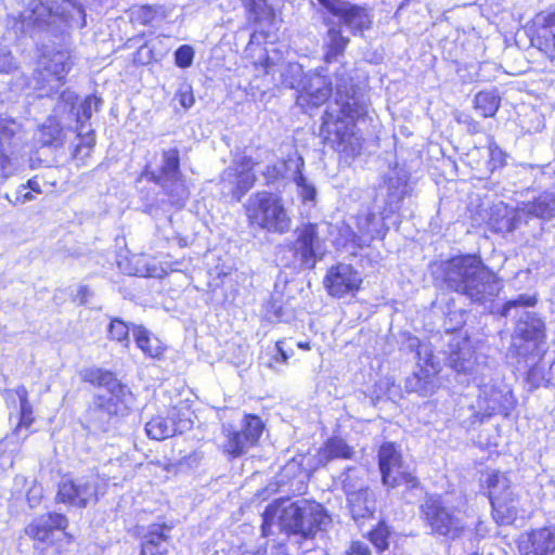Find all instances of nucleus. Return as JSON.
Here are the masks:
<instances>
[{"instance_id":"f257e3e1","label":"nucleus","mask_w":555,"mask_h":555,"mask_svg":"<svg viewBox=\"0 0 555 555\" xmlns=\"http://www.w3.org/2000/svg\"><path fill=\"white\" fill-rule=\"evenodd\" d=\"M335 96L338 108L325 111L321 133L337 151L357 154L361 150V138L354 133L351 120L366 113V102L344 66L335 73Z\"/></svg>"},{"instance_id":"f03ea898","label":"nucleus","mask_w":555,"mask_h":555,"mask_svg":"<svg viewBox=\"0 0 555 555\" xmlns=\"http://www.w3.org/2000/svg\"><path fill=\"white\" fill-rule=\"evenodd\" d=\"M263 535L276 531L287 535L313 539L317 533L325 531L332 519L324 507L317 502L299 500L294 503L275 501L269 504L262 514Z\"/></svg>"},{"instance_id":"7ed1b4c3","label":"nucleus","mask_w":555,"mask_h":555,"mask_svg":"<svg viewBox=\"0 0 555 555\" xmlns=\"http://www.w3.org/2000/svg\"><path fill=\"white\" fill-rule=\"evenodd\" d=\"M443 272L447 286L473 302L491 301L502 289L498 275L477 255L450 259L444 263Z\"/></svg>"},{"instance_id":"20e7f679","label":"nucleus","mask_w":555,"mask_h":555,"mask_svg":"<svg viewBox=\"0 0 555 555\" xmlns=\"http://www.w3.org/2000/svg\"><path fill=\"white\" fill-rule=\"evenodd\" d=\"M248 223L251 228L272 234L283 235L292 228V218L283 199L270 192H257L245 204Z\"/></svg>"},{"instance_id":"39448f33","label":"nucleus","mask_w":555,"mask_h":555,"mask_svg":"<svg viewBox=\"0 0 555 555\" xmlns=\"http://www.w3.org/2000/svg\"><path fill=\"white\" fill-rule=\"evenodd\" d=\"M421 517L430 534L455 541L465 535L467 524L462 512L448 506L440 495H427L420 506Z\"/></svg>"},{"instance_id":"423d86ee","label":"nucleus","mask_w":555,"mask_h":555,"mask_svg":"<svg viewBox=\"0 0 555 555\" xmlns=\"http://www.w3.org/2000/svg\"><path fill=\"white\" fill-rule=\"evenodd\" d=\"M492 214L503 215L499 229L506 231H513L521 222L527 223L530 218L551 220L555 218V192L545 191L532 201L521 202L511 212L512 216H507L508 208L501 202L492 207Z\"/></svg>"},{"instance_id":"0eeeda50","label":"nucleus","mask_w":555,"mask_h":555,"mask_svg":"<svg viewBox=\"0 0 555 555\" xmlns=\"http://www.w3.org/2000/svg\"><path fill=\"white\" fill-rule=\"evenodd\" d=\"M492 514L500 525H511L520 511L519 496L507 476L500 472L491 473L487 478Z\"/></svg>"},{"instance_id":"6e6552de","label":"nucleus","mask_w":555,"mask_h":555,"mask_svg":"<svg viewBox=\"0 0 555 555\" xmlns=\"http://www.w3.org/2000/svg\"><path fill=\"white\" fill-rule=\"evenodd\" d=\"M145 177L159 184L170 197L172 205L183 206L189 197V192L181 180L179 150L173 147L163 152L159 171H144Z\"/></svg>"},{"instance_id":"1a4fd4ad","label":"nucleus","mask_w":555,"mask_h":555,"mask_svg":"<svg viewBox=\"0 0 555 555\" xmlns=\"http://www.w3.org/2000/svg\"><path fill=\"white\" fill-rule=\"evenodd\" d=\"M545 337V322L533 312H525L516 323L512 348L519 357L534 360L541 352Z\"/></svg>"},{"instance_id":"9d476101","label":"nucleus","mask_w":555,"mask_h":555,"mask_svg":"<svg viewBox=\"0 0 555 555\" xmlns=\"http://www.w3.org/2000/svg\"><path fill=\"white\" fill-rule=\"evenodd\" d=\"M295 240L288 245L293 253L295 266L301 269H313L323 255V238L320 236L319 224L307 222L294 231Z\"/></svg>"},{"instance_id":"9b49d317","label":"nucleus","mask_w":555,"mask_h":555,"mask_svg":"<svg viewBox=\"0 0 555 555\" xmlns=\"http://www.w3.org/2000/svg\"><path fill=\"white\" fill-rule=\"evenodd\" d=\"M104 490L98 475L83 476L77 479H65L59 486L57 500L64 504L85 508L99 500Z\"/></svg>"},{"instance_id":"f8f14e48","label":"nucleus","mask_w":555,"mask_h":555,"mask_svg":"<svg viewBox=\"0 0 555 555\" xmlns=\"http://www.w3.org/2000/svg\"><path fill=\"white\" fill-rule=\"evenodd\" d=\"M264 425L259 416L246 415L240 429L232 427L224 428L227 440L223 443V451L233 457H238L246 453L259 441Z\"/></svg>"},{"instance_id":"ddd939ff","label":"nucleus","mask_w":555,"mask_h":555,"mask_svg":"<svg viewBox=\"0 0 555 555\" xmlns=\"http://www.w3.org/2000/svg\"><path fill=\"white\" fill-rule=\"evenodd\" d=\"M69 68V56L65 51H53L42 55L37 76L41 89H47V94L57 92L64 85Z\"/></svg>"},{"instance_id":"4468645a","label":"nucleus","mask_w":555,"mask_h":555,"mask_svg":"<svg viewBox=\"0 0 555 555\" xmlns=\"http://www.w3.org/2000/svg\"><path fill=\"white\" fill-rule=\"evenodd\" d=\"M333 92V82L323 73V68L307 73L306 80L297 94L296 104L302 109L319 107Z\"/></svg>"},{"instance_id":"2eb2a0df","label":"nucleus","mask_w":555,"mask_h":555,"mask_svg":"<svg viewBox=\"0 0 555 555\" xmlns=\"http://www.w3.org/2000/svg\"><path fill=\"white\" fill-rule=\"evenodd\" d=\"M256 163L249 156L243 155L235 158L221 176L222 183L229 186V192L236 201L254 186L256 176L253 172Z\"/></svg>"},{"instance_id":"dca6fc26","label":"nucleus","mask_w":555,"mask_h":555,"mask_svg":"<svg viewBox=\"0 0 555 555\" xmlns=\"http://www.w3.org/2000/svg\"><path fill=\"white\" fill-rule=\"evenodd\" d=\"M133 403V396L127 402H121L120 393L98 395L94 397L93 404L89 409V421L98 429L106 431L109 428L111 421L118 414L127 412Z\"/></svg>"},{"instance_id":"f3484780","label":"nucleus","mask_w":555,"mask_h":555,"mask_svg":"<svg viewBox=\"0 0 555 555\" xmlns=\"http://www.w3.org/2000/svg\"><path fill=\"white\" fill-rule=\"evenodd\" d=\"M362 283L361 274L351 264L338 263L332 267L324 279L330 295L341 298L358 291Z\"/></svg>"},{"instance_id":"a211bd4d","label":"nucleus","mask_w":555,"mask_h":555,"mask_svg":"<svg viewBox=\"0 0 555 555\" xmlns=\"http://www.w3.org/2000/svg\"><path fill=\"white\" fill-rule=\"evenodd\" d=\"M59 12L44 3L42 0H30L18 15L17 25L24 33L41 30L47 25L54 22Z\"/></svg>"},{"instance_id":"6ab92c4d","label":"nucleus","mask_w":555,"mask_h":555,"mask_svg":"<svg viewBox=\"0 0 555 555\" xmlns=\"http://www.w3.org/2000/svg\"><path fill=\"white\" fill-rule=\"evenodd\" d=\"M68 519L60 513H49L34 519L26 528L28 537L40 542H51L55 530H65Z\"/></svg>"},{"instance_id":"aec40b11","label":"nucleus","mask_w":555,"mask_h":555,"mask_svg":"<svg viewBox=\"0 0 555 555\" xmlns=\"http://www.w3.org/2000/svg\"><path fill=\"white\" fill-rule=\"evenodd\" d=\"M178 414V411L172 409L170 411V416L167 418L163 416L153 417L145 425L146 435L154 440H164L177 433H182L189 429L191 427V422L182 418L176 421Z\"/></svg>"},{"instance_id":"412c9836","label":"nucleus","mask_w":555,"mask_h":555,"mask_svg":"<svg viewBox=\"0 0 555 555\" xmlns=\"http://www.w3.org/2000/svg\"><path fill=\"white\" fill-rule=\"evenodd\" d=\"M77 99L78 96L75 92L70 90H64L60 95L57 111L68 113L76 119L77 122L83 124L91 118L93 111H99L101 100L93 95H89L85 99L79 107H76Z\"/></svg>"},{"instance_id":"4be33fe9","label":"nucleus","mask_w":555,"mask_h":555,"mask_svg":"<svg viewBox=\"0 0 555 555\" xmlns=\"http://www.w3.org/2000/svg\"><path fill=\"white\" fill-rule=\"evenodd\" d=\"M524 555H551L555 552V526L532 530L520 543Z\"/></svg>"},{"instance_id":"5701e85b","label":"nucleus","mask_w":555,"mask_h":555,"mask_svg":"<svg viewBox=\"0 0 555 555\" xmlns=\"http://www.w3.org/2000/svg\"><path fill=\"white\" fill-rule=\"evenodd\" d=\"M331 13L338 16L352 31L367 29L371 18L367 12L358 5L341 0L331 2Z\"/></svg>"},{"instance_id":"b1692460","label":"nucleus","mask_w":555,"mask_h":555,"mask_svg":"<svg viewBox=\"0 0 555 555\" xmlns=\"http://www.w3.org/2000/svg\"><path fill=\"white\" fill-rule=\"evenodd\" d=\"M449 365L457 373H472L476 365L475 352L466 339L452 338L449 343Z\"/></svg>"},{"instance_id":"393cba45","label":"nucleus","mask_w":555,"mask_h":555,"mask_svg":"<svg viewBox=\"0 0 555 555\" xmlns=\"http://www.w3.org/2000/svg\"><path fill=\"white\" fill-rule=\"evenodd\" d=\"M81 379L95 386L105 387L106 395L120 393L121 402H127L130 398V390L127 386L122 385L114 375L108 371L99 367H89L81 372Z\"/></svg>"},{"instance_id":"a878e982","label":"nucleus","mask_w":555,"mask_h":555,"mask_svg":"<svg viewBox=\"0 0 555 555\" xmlns=\"http://www.w3.org/2000/svg\"><path fill=\"white\" fill-rule=\"evenodd\" d=\"M480 404H485V412L507 415L513 409L514 400L509 391L504 392L495 387H486L479 397Z\"/></svg>"},{"instance_id":"bb28decb","label":"nucleus","mask_w":555,"mask_h":555,"mask_svg":"<svg viewBox=\"0 0 555 555\" xmlns=\"http://www.w3.org/2000/svg\"><path fill=\"white\" fill-rule=\"evenodd\" d=\"M435 371H428L424 366L418 367L404 382V388L408 392L417 393L421 397L431 396L438 388V379Z\"/></svg>"},{"instance_id":"cd10ccee","label":"nucleus","mask_w":555,"mask_h":555,"mask_svg":"<svg viewBox=\"0 0 555 555\" xmlns=\"http://www.w3.org/2000/svg\"><path fill=\"white\" fill-rule=\"evenodd\" d=\"M348 508L356 522L371 518L376 509V500L371 489L347 496Z\"/></svg>"},{"instance_id":"c85d7f7f","label":"nucleus","mask_w":555,"mask_h":555,"mask_svg":"<svg viewBox=\"0 0 555 555\" xmlns=\"http://www.w3.org/2000/svg\"><path fill=\"white\" fill-rule=\"evenodd\" d=\"M354 454L353 449L339 437H332L326 440L317 454V465L325 466L335 459H351Z\"/></svg>"},{"instance_id":"c756f323","label":"nucleus","mask_w":555,"mask_h":555,"mask_svg":"<svg viewBox=\"0 0 555 555\" xmlns=\"http://www.w3.org/2000/svg\"><path fill=\"white\" fill-rule=\"evenodd\" d=\"M302 167L304 159L301 157H289L273 165H268L262 175L268 184H273L280 180L293 179L297 170Z\"/></svg>"},{"instance_id":"7c9ffc66","label":"nucleus","mask_w":555,"mask_h":555,"mask_svg":"<svg viewBox=\"0 0 555 555\" xmlns=\"http://www.w3.org/2000/svg\"><path fill=\"white\" fill-rule=\"evenodd\" d=\"M538 361L534 362L528 370L526 380L530 385L531 389L546 386L552 383L553 365L552 359L545 356L537 357Z\"/></svg>"},{"instance_id":"2f4dec72","label":"nucleus","mask_w":555,"mask_h":555,"mask_svg":"<svg viewBox=\"0 0 555 555\" xmlns=\"http://www.w3.org/2000/svg\"><path fill=\"white\" fill-rule=\"evenodd\" d=\"M408 347L411 351H415L418 367L424 366V369H428V371H435V373L440 372V361L434 354L433 347L428 341H421L417 337H410Z\"/></svg>"},{"instance_id":"473e14b6","label":"nucleus","mask_w":555,"mask_h":555,"mask_svg":"<svg viewBox=\"0 0 555 555\" xmlns=\"http://www.w3.org/2000/svg\"><path fill=\"white\" fill-rule=\"evenodd\" d=\"M14 391L20 400V421L14 429V435L26 439L28 430L35 421L33 405L28 401V391L25 386H18Z\"/></svg>"},{"instance_id":"72a5a7b5","label":"nucleus","mask_w":555,"mask_h":555,"mask_svg":"<svg viewBox=\"0 0 555 555\" xmlns=\"http://www.w3.org/2000/svg\"><path fill=\"white\" fill-rule=\"evenodd\" d=\"M380 473L383 483L387 487L395 488L404 483L410 488H415L418 485L417 479L409 472L403 462Z\"/></svg>"},{"instance_id":"f704fd0d","label":"nucleus","mask_w":555,"mask_h":555,"mask_svg":"<svg viewBox=\"0 0 555 555\" xmlns=\"http://www.w3.org/2000/svg\"><path fill=\"white\" fill-rule=\"evenodd\" d=\"M535 40L539 44L550 46L555 41V12L541 13L535 20Z\"/></svg>"},{"instance_id":"c9c22d12","label":"nucleus","mask_w":555,"mask_h":555,"mask_svg":"<svg viewBox=\"0 0 555 555\" xmlns=\"http://www.w3.org/2000/svg\"><path fill=\"white\" fill-rule=\"evenodd\" d=\"M340 479L346 496L357 494L358 492H364L370 489L363 479L362 472L356 467L347 468L340 475Z\"/></svg>"},{"instance_id":"e433bc0d","label":"nucleus","mask_w":555,"mask_h":555,"mask_svg":"<svg viewBox=\"0 0 555 555\" xmlns=\"http://www.w3.org/2000/svg\"><path fill=\"white\" fill-rule=\"evenodd\" d=\"M137 346L149 357L159 358L163 354V347L156 338H152L149 332L142 326L133 328Z\"/></svg>"},{"instance_id":"4c0bfd02","label":"nucleus","mask_w":555,"mask_h":555,"mask_svg":"<svg viewBox=\"0 0 555 555\" xmlns=\"http://www.w3.org/2000/svg\"><path fill=\"white\" fill-rule=\"evenodd\" d=\"M306 77L307 73H305L302 66L296 62L286 64L281 70L282 85L296 90L297 93L300 91Z\"/></svg>"},{"instance_id":"58836bf2","label":"nucleus","mask_w":555,"mask_h":555,"mask_svg":"<svg viewBox=\"0 0 555 555\" xmlns=\"http://www.w3.org/2000/svg\"><path fill=\"white\" fill-rule=\"evenodd\" d=\"M475 108L483 117H492L500 107V98L495 91H480L475 95Z\"/></svg>"},{"instance_id":"ea45409f","label":"nucleus","mask_w":555,"mask_h":555,"mask_svg":"<svg viewBox=\"0 0 555 555\" xmlns=\"http://www.w3.org/2000/svg\"><path fill=\"white\" fill-rule=\"evenodd\" d=\"M170 528L165 524H153L149 526L146 533L143 535L142 550H160V543L167 541Z\"/></svg>"},{"instance_id":"a19ab883","label":"nucleus","mask_w":555,"mask_h":555,"mask_svg":"<svg viewBox=\"0 0 555 555\" xmlns=\"http://www.w3.org/2000/svg\"><path fill=\"white\" fill-rule=\"evenodd\" d=\"M327 51L325 53V61L333 62L338 55H341L349 42L347 37L341 35L340 28L331 27L327 31Z\"/></svg>"},{"instance_id":"79ce46f5","label":"nucleus","mask_w":555,"mask_h":555,"mask_svg":"<svg viewBox=\"0 0 555 555\" xmlns=\"http://www.w3.org/2000/svg\"><path fill=\"white\" fill-rule=\"evenodd\" d=\"M357 227L360 232L359 246L369 245L378 234L376 215L374 212H366L364 216L359 217Z\"/></svg>"},{"instance_id":"37998d69","label":"nucleus","mask_w":555,"mask_h":555,"mask_svg":"<svg viewBox=\"0 0 555 555\" xmlns=\"http://www.w3.org/2000/svg\"><path fill=\"white\" fill-rule=\"evenodd\" d=\"M401 453L397 450L393 443L388 442L380 446L378 451V465L380 472L391 468L402 463Z\"/></svg>"},{"instance_id":"c03bdc74","label":"nucleus","mask_w":555,"mask_h":555,"mask_svg":"<svg viewBox=\"0 0 555 555\" xmlns=\"http://www.w3.org/2000/svg\"><path fill=\"white\" fill-rule=\"evenodd\" d=\"M246 9L248 18L254 23L269 21L273 16V11L267 0H247Z\"/></svg>"},{"instance_id":"a18cd8bd","label":"nucleus","mask_w":555,"mask_h":555,"mask_svg":"<svg viewBox=\"0 0 555 555\" xmlns=\"http://www.w3.org/2000/svg\"><path fill=\"white\" fill-rule=\"evenodd\" d=\"M390 533L389 527L382 521L370 532V541L378 551H384L389 546L388 539Z\"/></svg>"},{"instance_id":"49530a36","label":"nucleus","mask_w":555,"mask_h":555,"mask_svg":"<svg viewBox=\"0 0 555 555\" xmlns=\"http://www.w3.org/2000/svg\"><path fill=\"white\" fill-rule=\"evenodd\" d=\"M293 181L299 189V196L304 202H313L317 195V190L313 184L309 183L301 172V168L295 173Z\"/></svg>"},{"instance_id":"de8ad7c7","label":"nucleus","mask_w":555,"mask_h":555,"mask_svg":"<svg viewBox=\"0 0 555 555\" xmlns=\"http://www.w3.org/2000/svg\"><path fill=\"white\" fill-rule=\"evenodd\" d=\"M537 304V298L533 295L520 294L516 298L507 300L501 310V315L508 317L513 308L518 307H532Z\"/></svg>"},{"instance_id":"09e8293b","label":"nucleus","mask_w":555,"mask_h":555,"mask_svg":"<svg viewBox=\"0 0 555 555\" xmlns=\"http://www.w3.org/2000/svg\"><path fill=\"white\" fill-rule=\"evenodd\" d=\"M405 182L399 178H389L387 181V188H388V198L390 204L392 203H399L403 199L405 195Z\"/></svg>"},{"instance_id":"8fccbe9b","label":"nucleus","mask_w":555,"mask_h":555,"mask_svg":"<svg viewBox=\"0 0 555 555\" xmlns=\"http://www.w3.org/2000/svg\"><path fill=\"white\" fill-rule=\"evenodd\" d=\"M129 326L120 319H113L108 326V336L117 341L128 340Z\"/></svg>"},{"instance_id":"3c124183","label":"nucleus","mask_w":555,"mask_h":555,"mask_svg":"<svg viewBox=\"0 0 555 555\" xmlns=\"http://www.w3.org/2000/svg\"><path fill=\"white\" fill-rule=\"evenodd\" d=\"M14 137L13 128L4 122H0V151L2 154L10 152V147L14 144Z\"/></svg>"},{"instance_id":"603ef678","label":"nucleus","mask_w":555,"mask_h":555,"mask_svg":"<svg viewBox=\"0 0 555 555\" xmlns=\"http://www.w3.org/2000/svg\"><path fill=\"white\" fill-rule=\"evenodd\" d=\"M194 51L190 46H181L175 53L176 64L181 68L191 66Z\"/></svg>"},{"instance_id":"864d4df0","label":"nucleus","mask_w":555,"mask_h":555,"mask_svg":"<svg viewBox=\"0 0 555 555\" xmlns=\"http://www.w3.org/2000/svg\"><path fill=\"white\" fill-rule=\"evenodd\" d=\"M158 11V8L157 7H153V5H142L135 12V16H137V20L141 23V24H149L151 23L154 18H155V15Z\"/></svg>"},{"instance_id":"5fc2aeb1","label":"nucleus","mask_w":555,"mask_h":555,"mask_svg":"<svg viewBox=\"0 0 555 555\" xmlns=\"http://www.w3.org/2000/svg\"><path fill=\"white\" fill-rule=\"evenodd\" d=\"M61 129L57 126H44L41 129V141L43 145L53 144L60 137Z\"/></svg>"},{"instance_id":"6e6d98bb","label":"nucleus","mask_w":555,"mask_h":555,"mask_svg":"<svg viewBox=\"0 0 555 555\" xmlns=\"http://www.w3.org/2000/svg\"><path fill=\"white\" fill-rule=\"evenodd\" d=\"M347 555H371V550L365 542L354 541L346 551Z\"/></svg>"},{"instance_id":"4d7b16f0","label":"nucleus","mask_w":555,"mask_h":555,"mask_svg":"<svg viewBox=\"0 0 555 555\" xmlns=\"http://www.w3.org/2000/svg\"><path fill=\"white\" fill-rule=\"evenodd\" d=\"M14 68L13 56L10 52L0 53V73H9Z\"/></svg>"},{"instance_id":"13d9d810","label":"nucleus","mask_w":555,"mask_h":555,"mask_svg":"<svg viewBox=\"0 0 555 555\" xmlns=\"http://www.w3.org/2000/svg\"><path fill=\"white\" fill-rule=\"evenodd\" d=\"M178 96L181 106L184 108H190L194 105L195 99L190 87H188L185 90H180Z\"/></svg>"},{"instance_id":"bf43d9fd","label":"nucleus","mask_w":555,"mask_h":555,"mask_svg":"<svg viewBox=\"0 0 555 555\" xmlns=\"http://www.w3.org/2000/svg\"><path fill=\"white\" fill-rule=\"evenodd\" d=\"M203 457V452L195 450L189 455L184 456L182 463L189 467H196L202 462Z\"/></svg>"},{"instance_id":"052dcab7","label":"nucleus","mask_w":555,"mask_h":555,"mask_svg":"<svg viewBox=\"0 0 555 555\" xmlns=\"http://www.w3.org/2000/svg\"><path fill=\"white\" fill-rule=\"evenodd\" d=\"M150 59H151V51L145 46H143L137 51L133 61L135 63L139 62L141 64H144V63H147Z\"/></svg>"},{"instance_id":"680f3d73","label":"nucleus","mask_w":555,"mask_h":555,"mask_svg":"<svg viewBox=\"0 0 555 555\" xmlns=\"http://www.w3.org/2000/svg\"><path fill=\"white\" fill-rule=\"evenodd\" d=\"M245 555H286L282 547H274V550L269 551L266 547H259L255 552H248Z\"/></svg>"},{"instance_id":"e2e57ef3","label":"nucleus","mask_w":555,"mask_h":555,"mask_svg":"<svg viewBox=\"0 0 555 555\" xmlns=\"http://www.w3.org/2000/svg\"><path fill=\"white\" fill-rule=\"evenodd\" d=\"M26 189H27V186L22 185V190L18 192L15 203L20 202L22 204H25V203L34 199V195L31 194V192L26 191Z\"/></svg>"},{"instance_id":"0e129e2a","label":"nucleus","mask_w":555,"mask_h":555,"mask_svg":"<svg viewBox=\"0 0 555 555\" xmlns=\"http://www.w3.org/2000/svg\"><path fill=\"white\" fill-rule=\"evenodd\" d=\"M531 273L529 270L519 271L516 273L514 282H526L527 284H531Z\"/></svg>"},{"instance_id":"69168bd1","label":"nucleus","mask_w":555,"mask_h":555,"mask_svg":"<svg viewBox=\"0 0 555 555\" xmlns=\"http://www.w3.org/2000/svg\"><path fill=\"white\" fill-rule=\"evenodd\" d=\"M467 124L468 130L473 133L479 132L480 126L479 122L475 121L473 118L465 116V119L463 120Z\"/></svg>"},{"instance_id":"338daca9","label":"nucleus","mask_w":555,"mask_h":555,"mask_svg":"<svg viewBox=\"0 0 555 555\" xmlns=\"http://www.w3.org/2000/svg\"><path fill=\"white\" fill-rule=\"evenodd\" d=\"M91 294L88 286H80L78 291V297L80 298V304H87V297Z\"/></svg>"},{"instance_id":"774afa93","label":"nucleus","mask_w":555,"mask_h":555,"mask_svg":"<svg viewBox=\"0 0 555 555\" xmlns=\"http://www.w3.org/2000/svg\"><path fill=\"white\" fill-rule=\"evenodd\" d=\"M266 74H271L274 72L275 63L272 61L271 57H266L264 63L262 64Z\"/></svg>"}]
</instances>
